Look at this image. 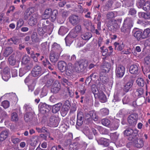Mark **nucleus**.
Wrapping results in <instances>:
<instances>
[{"label":"nucleus","instance_id":"obj_34","mask_svg":"<svg viewBox=\"0 0 150 150\" xmlns=\"http://www.w3.org/2000/svg\"><path fill=\"white\" fill-rule=\"evenodd\" d=\"M58 14V12L57 10L52 11V13L49 17V19L52 22L54 21L56 19L57 16Z\"/></svg>","mask_w":150,"mask_h":150},{"label":"nucleus","instance_id":"obj_14","mask_svg":"<svg viewBox=\"0 0 150 150\" xmlns=\"http://www.w3.org/2000/svg\"><path fill=\"white\" fill-rule=\"evenodd\" d=\"M59 123V118L58 117L52 115L50 118L49 124L50 126L52 127H57Z\"/></svg>","mask_w":150,"mask_h":150},{"label":"nucleus","instance_id":"obj_49","mask_svg":"<svg viewBox=\"0 0 150 150\" xmlns=\"http://www.w3.org/2000/svg\"><path fill=\"white\" fill-rule=\"evenodd\" d=\"M23 109L26 111L27 112H29L31 111H33L32 109L31 106L29 104H25L23 107Z\"/></svg>","mask_w":150,"mask_h":150},{"label":"nucleus","instance_id":"obj_59","mask_svg":"<svg viewBox=\"0 0 150 150\" xmlns=\"http://www.w3.org/2000/svg\"><path fill=\"white\" fill-rule=\"evenodd\" d=\"M40 55L39 53H36L35 54L33 53H32L31 54V57L33 59L34 61L35 62L38 61V58L37 57H38Z\"/></svg>","mask_w":150,"mask_h":150},{"label":"nucleus","instance_id":"obj_62","mask_svg":"<svg viewBox=\"0 0 150 150\" xmlns=\"http://www.w3.org/2000/svg\"><path fill=\"white\" fill-rule=\"evenodd\" d=\"M111 22L112 23L113 26L115 28H117L119 27V25L117 23L118 21V20H113Z\"/></svg>","mask_w":150,"mask_h":150},{"label":"nucleus","instance_id":"obj_21","mask_svg":"<svg viewBox=\"0 0 150 150\" xmlns=\"http://www.w3.org/2000/svg\"><path fill=\"white\" fill-rule=\"evenodd\" d=\"M33 111H31L29 112H26L24 118L26 122H30L31 121L34 115Z\"/></svg>","mask_w":150,"mask_h":150},{"label":"nucleus","instance_id":"obj_12","mask_svg":"<svg viewBox=\"0 0 150 150\" xmlns=\"http://www.w3.org/2000/svg\"><path fill=\"white\" fill-rule=\"evenodd\" d=\"M61 53L51 50L50 55L51 62H56L58 60Z\"/></svg>","mask_w":150,"mask_h":150},{"label":"nucleus","instance_id":"obj_3","mask_svg":"<svg viewBox=\"0 0 150 150\" xmlns=\"http://www.w3.org/2000/svg\"><path fill=\"white\" fill-rule=\"evenodd\" d=\"M92 91L95 98H98L101 102L104 103L106 101V96L103 91L98 90L96 88H92Z\"/></svg>","mask_w":150,"mask_h":150},{"label":"nucleus","instance_id":"obj_19","mask_svg":"<svg viewBox=\"0 0 150 150\" xmlns=\"http://www.w3.org/2000/svg\"><path fill=\"white\" fill-rule=\"evenodd\" d=\"M133 83V81L131 80L124 84L122 88L125 93H127L129 91V90L132 86Z\"/></svg>","mask_w":150,"mask_h":150},{"label":"nucleus","instance_id":"obj_25","mask_svg":"<svg viewBox=\"0 0 150 150\" xmlns=\"http://www.w3.org/2000/svg\"><path fill=\"white\" fill-rule=\"evenodd\" d=\"M138 64L132 65L130 67L129 71L130 73L132 74H136L138 73L139 68Z\"/></svg>","mask_w":150,"mask_h":150},{"label":"nucleus","instance_id":"obj_22","mask_svg":"<svg viewBox=\"0 0 150 150\" xmlns=\"http://www.w3.org/2000/svg\"><path fill=\"white\" fill-rule=\"evenodd\" d=\"M51 50L61 53L63 50L59 44L54 42L52 45Z\"/></svg>","mask_w":150,"mask_h":150},{"label":"nucleus","instance_id":"obj_42","mask_svg":"<svg viewBox=\"0 0 150 150\" xmlns=\"http://www.w3.org/2000/svg\"><path fill=\"white\" fill-rule=\"evenodd\" d=\"M32 41L33 42H40V39L38 37L36 33H33L31 36Z\"/></svg>","mask_w":150,"mask_h":150},{"label":"nucleus","instance_id":"obj_44","mask_svg":"<svg viewBox=\"0 0 150 150\" xmlns=\"http://www.w3.org/2000/svg\"><path fill=\"white\" fill-rule=\"evenodd\" d=\"M8 61L9 64L12 66L15 65L16 63V60L15 57L12 55L9 57Z\"/></svg>","mask_w":150,"mask_h":150},{"label":"nucleus","instance_id":"obj_43","mask_svg":"<svg viewBox=\"0 0 150 150\" xmlns=\"http://www.w3.org/2000/svg\"><path fill=\"white\" fill-rule=\"evenodd\" d=\"M30 61V58L28 55H25L23 57L22 60V63L23 64H27L29 63Z\"/></svg>","mask_w":150,"mask_h":150},{"label":"nucleus","instance_id":"obj_32","mask_svg":"<svg viewBox=\"0 0 150 150\" xmlns=\"http://www.w3.org/2000/svg\"><path fill=\"white\" fill-rule=\"evenodd\" d=\"M75 42L76 47H80L83 46L86 42L80 37L76 40Z\"/></svg>","mask_w":150,"mask_h":150},{"label":"nucleus","instance_id":"obj_24","mask_svg":"<svg viewBox=\"0 0 150 150\" xmlns=\"http://www.w3.org/2000/svg\"><path fill=\"white\" fill-rule=\"evenodd\" d=\"M83 114L82 112H79L77 113L76 124L79 126H81L83 123Z\"/></svg>","mask_w":150,"mask_h":150},{"label":"nucleus","instance_id":"obj_47","mask_svg":"<svg viewBox=\"0 0 150 150\" xmlns=\"http://www.w3.org/2000/svg\"><path fill=\"white\" fill-rule=\"evenodd\" d=\"M114 45L115 47V49L118 50H121L124 47V45L123 43L120 44L118 43L115 42L114 43Z\"/></svg>","mask_w":150,"mask_h":150},{"label":"nucleus","instance_id":"obj_35","mask_svg":"<svg viewBox=\"0 0 150 150\" xmlns=\"http://www.w3.org/2000/svg\"><path fill=\"white\" fill-rule=\"evenodd\" d=\"M106 74L104 72H100V81L103 83H105L108 81L107 77L105 76Z\"/></svg>","mask_w":150,"mask_h":150},{"label":"nucleus","instance_id":"obj_20","mask_svg":"<svg viewBox=\"0 0 150 150\" xmlns=\"http://www.w3.org/2000/svg\"><path fill=\"white\" fill-rule=\"evenodd\" d=\"M2 77V79L5 81H8L10 78L9 69L8 68H6L4 69Z\"/></svg>","mask_w":150,"mask_h":150},{"label":"nucleus","instance_id":"obj_46","mask_svg":"<svg viewBox=\"0 0 150 150\" xmlns=\"http://www.w3.org/2000/svg\"><path fill=\"white\" fill-rule=\"evenodd\" d=\"M91 119H93L94 121H97L98 119V117L96 113L94 111H91Z\"/></svg>","mask_w":150,"mask_h":150},{"label":"nucleus","instance_id":"obj_33","mask_svg":"<svg viewBox=\"0 0 150 150\" xmlns=\"http://www.w3.org/2000/svg\"><path fill=\"white\" fill-rule=\"evenodd\" d=\"M134 145L137 148H141L144 146V142L141 139H135L134 141Z\"/></svg>","mask_w":150,"mask_h":150},{"label":"nucleus","instance_id":"obj_11","mask_svg":"<svg viewBox=\"0 0 150 150\" xmlns=\"http://www.w3.org/2000/svg\"><path fill=\"white\" fill-rule=\"evenodd\" d=\"M38 108L40 111L43 114L48 112L51 109L50 106L44 103H40Z\"/></svg>","mask_w":150,"mask_h":150},{"label":"nucleus","instance_id":"obj_60","mask_svg":"<svg viewBox=\"0 0 150 150\" xmlns=\"http://www.w3.org/2000/svg\"><path fill=\"white\" fill-rule=\"evenodd\" d=\"M11 119L12 120L16 121L18 120V117L17 114L16 112L13 113L11 114Z\"/></svg>","mask_w":150,"mask_h":150},{"label":"nucleus","instance_id":"obj_5","mask_svg":"<svg viewBox=\"0 0 150 150\" xmlns=\"http://www.w3.org/2000/svg\"><path fill=\"white\" fill-rule=\"evenodd\" d=\"M71 106V103L68 100H66L62 106L61 111V113L62 116H65L67 113Z\"/></svg>","mask_w":150,"mask_h":150},{"label":"nucleus","instance_id":"obj_55","mask_svg":"<svg viewBox=\"0 0 150 150\" xmlns=\"http://www.w3.org/2000/svg\"><path fill=\"white\" fill-rule=\"evenodd\" d=\"M101 123L104 125L108 127L110 124V121L108 119H103L101 120Z\"/></svg>","mask_w":150,"mask_h":150},{"label":"nucleus","instance_id":"obj_52","mask_svg":"<svg viewBox=\"0 0 150 150\" xmlns=\"http://www.w3.org/2000/svg\"><path fill=\"white\" fill-rule=\"evenodd\" d=\"M144 93V90L142 88H139L137 89L135 92L136 96L139 97L141 96Z\"/></svg>","mask_w":150,"mask_h":150},{"label":"nucleus","instance_id":"obj_56","mask_svg":"<svg viewBox=\"0 0 150 150\" xmlns=\"http://www.w3.org/2000/svg\"><path fill=\"white\" fill-rule=\"evenodd\" d=\"M49 48L48 45H47V42H46L42 43L41 45V50L45 51Z\"/></svg>","mask_w":150,"mask_h":150},{"label":"nucleus","instance_id":"obj_63","mask_svg":"<svg viewBox=\"0 0 150 150\" xmlns=\"http://www.w3.org/2000/svg\"><path fill=\"white\" fill-rule=\"evenodd\" d=\"M27 72L25 70L24 68H21L20 69L19 76L20 77L23 76Z\"/></svg>","mask_w":150,"mask_h":150},{"label":"nucleus","instance_id":"obj_50","mask_svg":"<svg viewBox=\"0 0 150 150\" xmlns=\"http://www.w3.org/2000/svg\"><path fill=\"white\" fill-rule=\"evenodd\" d=\"M150 33V29L149 28H147L144 30L142 34V37L143 39L147 38L149 36Z\"/></svg>","mask_w":150,"mask_h":150},{"label":"nucleus","instance_id":"obj_13","mask_svg":"<svg viewBox=\"0 0 150 150\" xmlns=\"http://www.w3.org/2000/svg\"><path fill=\"white\" fill-rule=\"evenodd\" d=\"M0 140L3 141L6 139L8 136L9 131L7 129H4L2 127H0Z\"/></svg>","mask_w":150,"mask_h":150},{"label":"nucleus","instance_id":"obj_1","mask_svg":"<svg viewBox=\"0 0 150 150\" xmlns=\"http://www.w3.org/2000/svg\"><path fill=\"white\" fill-rule=\"evenodd\" d=\"M133 22L132 18H127L124 21V23L121 28L122 32L126 35H128L130 32V29L133 26Z\"/></svg>","mask_w":150,"mask_h":150},{"label":"nucleus","instance_id":"obj_53","mask_svg":"<svg viewBox=\"0 0 150 150\" xmlns=\"http://www.w3.org/2000/svg\"><path fill=\"white\" fill-rule=\"evenodd\" d=\"M39 140V137L38 136H35L33 137L32 138V141L33 142L32 145L35 146Z\"/></svg>","mask_w":150,"mask_h":150},{"label":"nucleus","instance_id":"obj_39","mask_svg":"<svg viewBox=\"0 0 150 150\" xmlns=\"http://www.w3.org/2000/svg\"><path fill=\"white\" fill-rule=\"evenodd\" d=\"M69 35H67L65 38V40L67 46H69L71 44L73 40L71 37Z\"/></svg>","mask_w":150,"mask_h":150},{"label":"nucleus","instance_id":"obj_26","mask_svg":"<svg viewBox=\"0 0 150 150\" xmlns=\"http://www.w3.org/2000/svg\"><path fill=\"white\" fill-rule=\"evenodd\" d=\"M84 66L82 64L77 62L75 63L74 67V69L76 71L80 72L83 71Z\"/></svg>","mask_w":150,"mask_h":150},{"label":"nucleus","instance_id":"obj_6","mask_svg":"<svg viewBox=\"0 0 150 150\" xmlns=\"http://www.w3.org/2000/svg\"><path fill=\"white\" fill-rule=\"evenodd\" d=\"M83 31V28L80 25L76 26L70 33L71 36L74 38H76L79 34L81 33Z\"/></svg>","mask_w":150,"mask_h":150},{"label":"nucleus","instance_id":"obj_18","mask_svg":"<svg viewBox=\"0 0 150 150\" xmlns=\"http://www.w3.org/2000/svg\"><path fill=\"white\" fill-rule=\"evenodd\" d=\"M39 16L35 14H34L30 17L28 22L29 25L33 26L36 24L39 19Z\"/></svg>","mask_w":150,"mask_h":150},{"label":"nucleus","instance_id":"obj_37","mask_svg":"<svg viewBox=\"0 0 150 150\" xmlns=\"http://www.w3.org/2000/svg\"><path fill=\"white\" fill-rule=\"evenodd\" d=\"M13 52V49L11 47H6L4 50V55L5 57H8Z\"/></svg>","mask_w":150,"mask_h":150},{"label":"nucleus","instance_id":"obj_17","mask_svg":"<svg viewBox=\"0 0 150 150\" xmlns=\"http://www.w3.org/2000/svg\"><path fill=\"white\" fill-rule=\"evenodd\" d=\"M69 21L71 24L75 25L80 22V19L78 16L72 15L69 17Z\"/></svg>","mask_w":150,"mask_h":150},{"label":"nucleus","instance_id":"obj_64","mask_svg":"<svg viewBox=\"0 0 150 150\" xmlns=\"http://www.w3.org/2000/svg\"><path fill=\"white\" fill-rule=\"evenodd\" d=\"M24 23V21L22 19H19L17 22L16 28H20Z\"/></svg>","mask_w":150,"mask_h":150},{"label":"nucleus","instance_id":"obj_36","mask_svg":"<svg viewBox=\"0 0 150 150\" xmlns=\"http://www.w3.org/2000/svg\"><path fill=\"white\" fill-rule=\"evenodd\" d=\"M62 103H59L54 105L52 108V111L54 113H56L59 111L62 106Z\"/></svg>","mask_w":150,"mask_h":150},{"label":"nucleus","instance_id":"obj_61","mask_svg":"<svg viewBox=\"0 0 150 150\" xmlns=\"http://www.w3.org/2000/svg\"><path fill=\"white\" fill-rule=\"evenodd\" d=\"M1 105L4 108L6 109L9 107V103L7 100H5L2 102Z\"/></svg>","mask_w":150,"mask_h":150},{"label":"nucleus","instance_id":"obj_28","mask_svg":"<svg viewBox=\"0 0 150 150\" xmlns=\"http://www.w3.org/2000/svg\"><path fill=\"white\" fill-rule=\"evenodd\" d=\"M111 68L110 64L108 62H105L102 67L100 72L105 73L108 72L110 71Z\"/></svg>","mask_w":150,"mask_h":150},{"label":"nucleus","instance_id":"obj_4","mask_svg":"<svg viewBox=\"0 0 150 150\" xmlns=\"http://www.w3.org/2000/svg\"><path fill=\"white\" fill-rule=\"evenodd\" d=\"M115 72L116 77L118 78H121L125 74V68L122 65H116Z\"/></svg>","mask_w":150,"mask_h":150},{"label":"nucleus","instance_id":"obj_51","mask_svg":"<svg viewBox=\"0 0 150 150\" xmlns=\"http://www.w3.org/2000/svg\"><path fill=\"white\" fill-rule=\"evenodd\" d=\"M100 112L102 115L105 116L108 115L109 113V110L106 108H103L100 110Z\"/></svg>","mask_w":150,"mask_h":150},{"label":"nucleus","instance_id":"obj_45","mask_svg":"<svg viewBox=\"0 0 150 150\" xmlns=\"http://www.w3.org/2000/svg\"><path fill=\"white\" fill-rule=\"evenodd\" d=\"M115 12H111L108 13L106 15L107 19L110 20L111 21L113 20V18L115 17Z\"/></svg>","mask_w":150,"mask_h":150},{"label":"nucleus","instance_id":"obj_57","mask_svg":"<svg viewBox=\"0 0 150 150\" xmlns=\"http://www.w3.org/2000/svg\"><path fill=\"white\" fill-rule=\"evenodd\" d=\"M131 100V99L128 96H126L122 99V101L123 104H125L129 103Z\"/></svg>","mask_w":150,"mask_h":150},{"label":"nucleus","instance_id":"obj_31","mask_svg":"<svg viewBox=\"0 0 150 150\" xmlns=\"http://www.w3.org/2000/svg\"><path fill=\"white\" fill-rule=\"evenodd\" d=\"M52 10L51 8L47 9L42 15V18L44 19H46L49 18L52 13Z\"/></svg>","mask_w":150,"mask_h":150},{"label":"nucleus","instance_id":"obj_27","mask_svg":"<svg viewBox=\"0 0 150 150\" xmlns=\"http://www.w3.org/2000/svg\"><path fill=\"white\" fill-rule=\"evenodd\" d=\"M58 67L61 71L63 72L67 67L66 63L64 61H59L58 63Z\"/></svg>","mask_w":150,"mask_h":150},{"label":"nucleus","instance_id":"obj_9","mask_svg":"<svg viewBox=\"0 0 150 150\" xmlns=\"http://www.w3.org/2000/svg\"><path fill=\"white\" fill-rule=\"evenodd\" d=\"M138 118L137 114H133L129 116L127 118L128 122L129 124L132 126L136 125Z\"/></svg>","mask_w":150,"mask_h":150},{"label":"nucleus","instance_id":"obj_2","mask_svg":"<svg viewBox=\"0 0 150 150\" xmlns=\"http://www.w3.org/2000/svg\"><path fill=\"white\" fill-rule=\"evenodd\" d=\"M42 69L41 67L39 66H36L34 68L31 72V75H29L25 79V82H28L31 79V76L36 77L41 75Z\"/></svg>","mask_w":150,"mask_h":150},{"label":"nucleus","instance_id":"obj_10","mask_svg":"<svg viewBox=\"0 0 150 150\" xmlns=\"http://www.w3.org/2000/svg\"><path fill=\"white\" fill-rule=\"evenodd\" d=\"M84 134L88 137L89 139H92L93 137V134L94 135L96 133V130L94 129H93L90 131L88 127L86 128L83 130Z\"/></svg>","mask_w":150,"mask_h":150},{"label":"nucleus","instance_id":"obj_41","mask_svg":"<svg viewBox=\"0 0 150 150\" xmlns=\"http://www.w3.org/2000/svg\"><path fill=\"white\" fill-rule=\"evenodd\" d=\"M136 82L138 86L143 87L144 85L145 81L142 78H138L136 80Z\"/></svg>","mask_w":150,"mask_h":150},{"label":"nucleus","instance_id":"obj_16","mask_svg":"<svg viewBox=\"0 0 150 150\" xmlns=\"http://www.w3.org/2000/svg\"><path fill=\"white\" fill-rule=\"evenodd\" d=\"M132 33L134 37L138 40L143 39L142 31L139 29L137 28H134L132 31Z\"/></svg>","mask_w":150,"mask_h":150},{"label":"nucleus","instance_id":"obj_15","mask_svg":"<svg viewBox=\"0 0 150 150\" xmlns=\"http://www.w3.org/2000/svg\"><path fill=\"white\" fill-rule=\"evenodd\" d=\"M119 134L117 132L112 134L110 136L111 139L115 143V144L119 146H123L122 144L117 140Z\"/></svg>","mask_w":150,"mask_h":150},{"label":"nucleus","instance_id":"obj_48","mask_svg":"<svg viewBox=\"0 0 150 150\" xmlns=\"http://www.w3.org/2000/svg\"><path fill=\"white\" fill-rule=\"evenodd\" d=\"M138 16L140 18H144L145 19H148L150 17L149 14L145 13L142 12L139 13Z\"/></svg>","mask_w":150,"mask_h":150},{"label":"nucleus","instance_id":"obj_40","mask_svg":"<svg viewBox=\"0 0 150 150\" xmlns=\"http://www.w3.org/2000/svg\"><path fill=\"white\" fill-rule=\"evenodd\" d=\"M92 37L91 33H86L83 35H82L81 38L82 39L84 40L85 41L86 40H89Z\"/></svg>","mask_w":150,"mask_h":150},{"label":"nucleus","instance_id":"obj_30","mask_svg":"<svg viewBox=\"0 0 150 150\" xmlns=\"http://www.w3.org/2000/svg\"><path fill=\"white\" fill-rule=\"evenodd\" d=\"M99 144L103 145L104 146H107L109 145V140L107 139L102 138L97 141Z\"/></svg>","mask_w":150,"mask_h":150},{"label":"nucleus","instance_id":"obj_7","mask_svg":"<svg viewBox=\"0 0 150 150\" xmlns=\"http://www.w3.org/2000/svg\"><path fill=\"white\" fill-rule=\"evenodd\" d=\"M138 130L137 129L133 130L132 129H126L124 132L125 135L130 136L129 140H131L137 135L138 133Z\"/></svg>","mask_w":150,"mask_h":150},{"label":"nucleus","instance_id":"obj_38","mask_svg":"<svg viewBox=\"0 0 150 150\" xmlns=\"http://www.w3.org/2000/svg\"><path fill=\"white\" fill-rule=\"evenodd\" d=\"M68 30V29L64 26H61L59 30L58 34L60 35H63L67 32Z\"/></svg>","mask_w":150,"mask_h":150},{"label":"nucleus","instance_id":"obj_58","mask_svg":"<svg viewBox=\"0 0 150 150\" xmlns=\"http://www.w3.org/2000/svg\"><path fill=\"white\" fill-rule=\"evenodd\" d=\"M8 41L9 42H10V43L11 44L13 43L16 45L17 44L19 43L18 40L15 38H13L8 39Z\"/></svg>","mask_w":150,"mask_h":150},{"label":"nucleus","instance_id":"obj_54","mask_svg":"<svg viewBox=\"0 0 150 150\" xmlns=\"http://www.w3.org/2000/svg\"><path fill=\"white\" fill-rule=\"evenodd\" d=\"M143 9L145 11L149 10L150 9V2H145L143 5Z\"/></svg>","mask_w":150,"mask_h":150},{"label":"nucleus","instance_id":"obj_23","mask_svg":"<svg viewBox=\"0 0 150 150\" xmlns=\"http://www.w3.org/2000/svg\"><path fill=\"white\" fill-rule=\"evenodd\" d=\"M72 65L71 63H69L65 70L66 75L68 76H70L73 73L74 68Z\"/></svg>","mask_w":150,"mask_h":150},{"label":"nucleus","instance_id":"obj_29","mask_svg":"<svg viewBox=\"0 0 150 150\" xmlns=\"http://www.w3.org/2000/svg\"><path fill=\"white\" fill-rule=\"evenodd\" d=\"M53 87L51 89V92L53 93H57L60 88V84L58 82H54Z\"/></svg>","mask_w":150,"mask_h":150},{"label":"nucleus","instance_id":"obj_8","mask_svg":"<svg viewBox=\"0 0 150 150\" xmlns=\"http://www.w3.org/2000/svg\"><path fill=\"white\" fill-rule=\"evenodd\" d=\"M42 22L44 23L42 24V26L41 27H39L38 29V34L41 36L43 37L46 33L47 31V26L45 24H49V22L47 20H45Z\"/></svg>","mask_w":150,"mask_h":150}]
</instances>
